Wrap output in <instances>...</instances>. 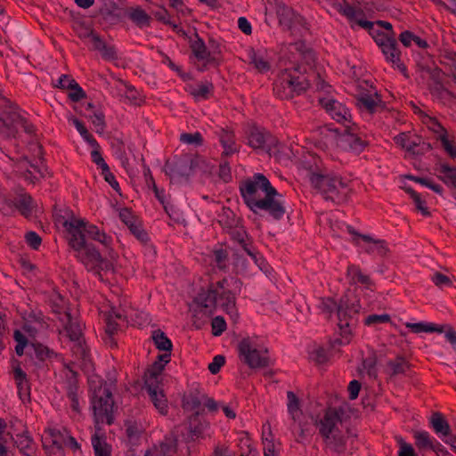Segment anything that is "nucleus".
<instances>
[{"label":"nucleus","mask_w":456,"mask_h":456,"mask_svg":"<svg viewBox=\"0 0 456 456\" xmlns=\"http://www.w3.org/2000/svg\"><path fill=\"white\" fill-rule=\"evenodd\" d=\"M430 92L433 95L444 101H450L454 98L453 94L444 87L443 82H437L430 86Z\"/></svg>","instance_id":"obj_45"},{"label":"nucleus","mask_w":456,"mask_h":456,"mask_svg":"<svg viewBox=\"0 0 456 456\" xmlns=\"http://www.w3.org/2000/svg\"><path fill=\"white\" fill-rule=\"evenodd\" d=\"M380 49L385 55L386 60L388 62H391L393 65H395L397 69L406 76L407 69L405 65L401 61V52L398 49V44L396 42L395 37L392 36L391 40L387 41V43Z\"/></svg>","instance_id":"obj_20"},{"label":"nucleus","mask_w":456,"mask_h":456,"mask_svg":"<svg viewBox=\"0 0 456 456\" xmlns=\"http://www.w3.org/2000/svg\"><path fill=\"white\" fill-rule=\"evenodd\" d=\"M191 50L196 58L199 60H206L209 55L205 43L200 38H198L191 44Z\"/></svg>","instance_id":"obj_48"},{"label":"nucleus","mask_w":456,"mask_h":456,"mask_svg":"<svg viewBox=\"0 0 456 456\" xmlns=\"http://www.w3.org/2000/svg\"><path fill=\"white\" fill-rule=\"evenodd\" d=\"M400 445L398 456H415L414 449L411 444H407L402 437L397 438Z\"/></svg>","instance_id":"obj_62"},{"label":"nucleus","mask_w":456,"mask_h":456,"mask_svg":"<svg viewBox=\"0 0 456 456\" xmlns=\"http://www.w3.org/2000/svg\"><path fill=\"white\" fill-rule=\"evenodd\" d=\"M178 435L175 431L168 433L155 448L156 456H174L177 452Z\"/></svg>","instance_id":"obj_26"},{"label":"nucleus","mask_w":456,"mask_h":456,"mask_svg":"<svg viewBox=\"0 0 456 456\" xmlns=\"http://www.w3.org/2000/svg\"><path fill=\"white\" fill-rule=\"evenodd\" d=\"M391 321V317L387 314H370L364 320V324L367 326L376 325L379 323H387Z\"/></svg>","instance_id":"obj_54"},{"label":"nucleus","mask_w":456,"mask_h":456,"mask_svg":"<svg viewBox=\"0 0 456 456\" xmlns=\"http://www.w3.org/2000/svg\"><path fill=\"white\" fill-rule=\"evenodd\" d=\"M437 177L447 186L456 188V167L447 163H440L435 167Z\"/></svg>","instance_id":"obj_29"},{"label":"nucleus","mask_w":456,"mask_h":456,"mask_svg":"<svg viewBox=\"0 0 456 456\" xmlns=\"http://www.w3.org/2000/svg\"><path fill=\"white\" fill-rule=\"evenodd\" d=\"M239 358L249 368H265L269 364L267 349L254 338H244L238 344Z\"/></svg>","instance_id":"obj_8"},{"label":"nucleus","mask_w":456,"mask_h":456,"mask_svg":"<svg viewBox=\"0 0 456 456\" xmlns=\"http://www.w3.org/2000/svg\"><path fill=\"white\" fill-rule=\"evenodd\" d=\"M86 234L87 236L96 241H99L105 247H110V245L112 242V239L110 236L107 235L103 231L100 230L96 225L94 224H87L86 222V229H85Z\"/></svg>","instance_id":"obj_36"},{"label":"nucleus","mask_w":456,"mask_h":456,"mask_svg":"<svg viewBox=\"0 0 456 456\" xmlns=\"http://www.w3.org/2000/svg\"><path fill=\"white\" fill-rule=\"evenodd\" d=\"M11 123L0 118V139H9L16 136L17 126L27 130V120L18 113H12L10 117Z\"/></svg>","instance_id":"obj_21"},{"label":"nucleus","mask_w":456,"mask_h":456,"mask_svg":"<svg viewBox=\"0 0 456 456\" xmlns=\"http://www.w3.org/2000/svg\"><path fill=\"white\" fill-rule=\"evenodd\" d=\"M185 90L197 101L206 100L213 92V85L211 83L200 84L197 86L189 85Z\"/></svg>","instance_id":"obj_37"},{"label":"nucleus","mask_w":456,"mask_h":456,"mask_svg":"<svg viewBox=\"0 0 456 456\" xmlns=\"http://www.w3.org/2000/svg\"><path fill=\"white\" fill-rule=\"evenodd\" d=\"M68 397L70 401V407L72 408V410L77 413L80 412L77 386L70 385L69 387Z\"/></svg>","instance_id":"obj_57"},{"label":"nucleus","mask_w":456,"mask_h":456,"mask_svg":"<svg viewBox=\"0 0 456 456\" xmlns=\"http://www.w3.org/2000/svg\"><path fill=\"white\" fill-rule=\"evenodd\" d=\"M35 356L40 361H44L46 358H49L52 352L45 346L37 344L33 345Z\"/></svg>","instance_id":"obj_63"},{"label":"nucleus","mask_w":456,"mask_h":456,"mask_svg":"<svg viewBox=\"0 0 456 456\" xmlns=\"http://www.w3.org/2000/svg\"><path fill=\"white\" fill-rule=\"evenodd\" d=\"M430 423L436 434H441L443 436L450 435L451 428L440 412H435L432 414Z\"/></svg>","instance_id":"obj_40"},{"label":"nucleus","mask_w":456,"mask_h":456,"mask_svg":"<svg viewBox=\"0 0 456 456\" xmlns=\"http://www.w3.org/2000/svg\"><path fill=\"white\" fill-rule=\"evenodd\" d=\"M415 444L419 449L435 450L437 445L431 439L429 434L426 431H416L414 433Z\"/></svg>","instance_id":"obj_42"},{"label":"nucleus","mask_w":456,"mask_h":456,"mask_svg":"<svg viewBox=\"0 0 456 456\" xmlns=\"http://www.w3.org/2000/svg\"><path fill=\"white\" fill-rule=\"evenodd\" d=\"M320 104L337 122L345 123L348 121L349 111L342 103L334 99L323 98L320 99Z\"/></svg>","instance_id":"obj_19"},{"label":"nucleus","mask_w":456,"mask_h":456,"mask_svg":"<svg viewBox=\"0 0 456 456\" xmlns=\"http://www.w3.org/2000/svg\"><path fill=\"white\" fill-rule=\"evenodd\" d=\"M347 230L353 235V243L355 246L363 248L367 254L377 253L381 256H386L388 254L389 248L386 240L374 239L368 234H361L351 226H348Z\"/></svg>","instance_id":"obj_12"},{"label":"nucleus","mask_w":456,"mask_h":456,"mask_svg":"<svg viewBox=\"0 0 456 456\" xmlns=\"http://www.w3.org/2000/svg\"><path fill=\"white\" fill-rule=\"evenodd\" d=\"M213 257L216 266L219 269H224L228 261V253L224 248L215 249L213 251Z\"/></svg>","instance_id":"obj_53"},{"label":"nucleus","mask_w":456,"mask_h":456,"mask_svg":"<svg viewBox=\"0 0 456 456\" xmlns=\"http://www.w3.org/2000/svg\"><path fill=\"white\" fill-rule=\"evenodd\" d=\"M314 426L322 439L324 449L337 456H350L355 451V436L344 425L341 415L330 408L315 419Z\"/></svg>","instance_id":"obj_2"},{"label":"nucleus","mask_w":456,"mask_h":456,"mask_svg":"<svg viewBox=\"0 0 456 456\" xmlns=\"http://www.w3.org/2000/svg\"><path fill=\"white\" fill-rule=\"evenodd\" d=\"M126 98L129 101L131 104L140 106L143 100L140 96L139 93L132 86H127L126 93H125Z\"/></svg>","instance_id":"obj_58"},{"label":"nucleus","mask_w":456,"mask_h":456,"mask_svg":"<svg viewBox=\"0 0 456 456\" xmlns=\"http://www.w3.org/2000/svg\"><path fill=\"white\" fill-rule=\"evenodd\" d=\"M151 338L154 342L155 346L159 351H164V354H171L173 347L172 342L161 330H154L152 332Z\"/></svg>","instance_id":"obj_38"},{"label":"nucleus","mask_w":456,"mask_h":456,"mask_svg":"<svg viewBox=\"0 0 456 456\" xmlns=\"http://www.w3.org/2000/svg\"><path fill=\"white\" fill-rule=\"evenodd\" d=\"M26 242L33 249H37L41 245L42 239L36 232H28L25 235Z\"/></svg>","instance_id":"obj_61"},{"label":"nucleus","mask_w":456,"mask_h":456,"mask_svg":"<svg viewBox=\"0 0 456 456\" xmlns=\"http://www.w3.org/2000/svg\"><path fill=\"white\" fill-rule=\"evenodd\" d=\"M411 368V363L403 356H396L387 362L386 372L390 376L405 374Z\"/></svg>","instance_id":"obj_31"},{"label":"nucleus","mask_w":456,"mask_h":456,"mask_svg":"<svg viewBox=\"0 0 456 456\" xmlns=\"http://www.w3.org/2000/svg\"><path fill=\"white\" fill-rule=\"evenodd\" d=\"M217 222L224 230L229 231L240 224V219L236 216L232 209L224 207L217 215Z\"/></svg>","instance_id":"obj_34"},{"label":"nucleus","mask_w":456,"mask_h":456,"mask_svg":"<svg viewBox=\"0 0 456 456\" xmlns=\"http://www.w3.org/2000/svg\"><path fill=\"white\" fill-rule=\"evenodd\" d=\"M394 141L411 155H421L430 149L429 144H426L420 137L411 133H401L395 136Z\"/></svg>","instance_id":"obj_15"},{"label":"nucleus","mask_w":456,"mask_h":456,"mask_svg":"<svg viewBox=\"0 0 456 456\" xmlns=\"http://www.w3.org/2000/svg\"><path fill=\"white\" fill-rule=\"evenodd\" d=\"M54 311L60 314L59 319L64 326V330L67 336L69 338L71 341L75 343V346L77 347L76 353L79 354L82 357H84L86 355V350L82 343V325L77 319H74L71 316L69 312H61V308L59 307Z\"/></svg>","instance_id":"obj_11"},{"label":"nucleus","mask_w":456,"mask_h":456,"mask_svg":"<svg viewBox=\"0 0 456 456\" xmlns=\"http://www.w3.org/2000/svg\"><path fill=\"white\" fill-rule=\"evenodd\" d=\"M347 276L350 277L354 282H359L367 287L372 284L370 276L364 274L360 267L355 265H351L347 267Z\"/></svg>","instance_id":"obj_41"},{"label":"nucleus","mask_w":456,"mask_h":456,"mask_svg":"<svg viewBox=\"0 0 456 456\" xmlns=\"http://www.w3.org/2000/svg\"><path fill=\"white\" fill-rule=\"evenodd\" d=\"M310 358L312 361L318 364L324 363L328 361V354L326 350L322 346H316L310 353Z\"/></svg>","instance_id":"obj_56"},{"label":"nucleus","mask_w":456,"mask_h":456,"mask_svg":"<svg viewBox=\"0 0 456 456\" xmlns=\"http://www.w3.org/2000/svg\"><path fill=\"white\" fill-rule=\"evenodd\" d=\"M169 362L170 354H159L157 358V361L153 362V364L148 369L144 375L145 386H149V382L159 385V379L160 374L164 370L165 365Z\"/></svg>","instance_id":"obj_24"},{"label":"nucleus","mask_w":456,"mask_h":456,"mask_svg":"<svg viewBox=\"0 0 456 456\" xmlns=\"http://www.w3.org/2000/svg\"><path fill=\"white\" fill-rule=\"evenodd\" d=\"M225 358L223 355H216L213 361L208 364V370L212 374H216L219 372L221 367L224 364Z\"/></svg>","instance_id":"obj_64"},{"label":"nucleus","mask_w":456,"mask_h":456,"mask_svg":"<svg viewBox=\"0 0 456 456\" xmlns=\"http://www.w3.org/2000/svg\"><path fill=\"white\" fill-rule=\"evenodd\" d=\"M205 394L198 390L191 391L189 394L183 395L182 400V406L184 411L199 412L203 414L205 410L202 407Z\"/></svg>","instance_id":"obj_27"},{"label":"nucleus","mask_w":456,"mask_h":456,"mask_svg":"<svg viewBox=\"0 0 456 456\" xmlns=\"http://www.w3.org/2000/svg\"><path fill=\"white\" fill-rule=\"evenodd\" d=\"M227 232L231 234L232 240H236L240 244H245V241L248 240V234L240 223V224H237L236 227L227 231Z\"/></svg>","instance_id":"obj_52"},{"label":"nucleus","mask_w":456,"mask_h":456,"mask_svg":"<svg viewBox=\"0 0 456 456\" xmlns=\"http://www.w3.org/2000/svg\"><path fill=\"white\" fill-rule=\"evenodd\" d=\"M305 69L302 66L282 70L273 84L274 94L281 100L292 99L305 92L310 86L309 77L303 75Z\"/></svg>","instance_id":"obj_5"},{"label":"nucleus","mask_w":456,"mask_h":456,"mask_svg":"<svg viewBox=\"0 0 456 456\" xmlns=\"http://www.w3.org/2000/svg\"><path fill=\"white\" fill-rule=\"evenodd\" d=\"M209 428V423L204 419L203 414L193 412L188 417L187 429L191 440L204 437L205 431Z\"/></svg>","instance_id":"obj_23"},{"label":"nucleus","mask_w":456,"mask_h":456,"mask_svg":"<svg viewBox=\"0 0 456 456\" xmlns=\"http://www.w3.org/2000/svg\"><path fill=\"white\" fill-rule=\"evenodd\" d=\"M180 141L186 144L201 145L203 142L200 133L194 134L184 133L180 135Z\"/></svg>","instance_id":"obj_55"},{"label":"nucleus","mask_w":456,"mask_h":456,"mask_svg":"<svg viewBox=\"0 0 456 456\" xmlns=\"http://www.w3.org/2000/svg\"><path fill=\"white\" fill-rule=\"evenodd\" d=\"M337 144L342 150L354 153L362 152L367 145L364 140L348 128H346L344 132L338 136Z\"/></svg>","instance_id":"obj_17"},{"label":"nucleus","mask_w":456,"mask_h":456,"mask_svg":"<svg viewBox=\"0 0 456 456\" xmlns=\"http://www.w3.org/2000/svg\"><path fill=\"white\" fill-rule=\"evenodd\" d=\"M194 168V159L191 155H182L176 158L174 161H167L165 164L164 169L171 180L179 177H188Z\"/></svg>","instance_id":"obj_13"},{"label":"nucleus","mask_w":456,"mask_h":456,"mask_svg":"<svg viewBox=\"0 0 456 456\" xmlns=\"http://www.w3.org/2000/svg\"><path fill=\"white\" fill-rule=\"evenodd\" d=\"M212 333L214 336H220L226 330V322L221 316H216L212 320Z\"/></svg>","instance_id":"obj_59"},{"label":"nucleus","mask_w":456,"mask_h":456,"mask_svg":"<svg viewBox=\"0 0 456 456\" xmlns=\"http://www.w3.org/2000/svg\"><path fill=\"white\" fill-rule=\"evenodd\" d=\"M251 63L259 72H265L269 70V62L262 56L253 52L250 55Z\"/></svg>","instance_id":"obj_51"},{"label":"nucleus","mask_w":456,"mask_h":456,"mask_svg":"<svg viewBox=\"0 0 456 456\" xmlns=\"http://www.w3.org/2000/svg\"><path fill=\"white\" fill-rule=\"evenodd\" d=\"M240 194L245 204L254 212L265 211L274 219H281L285 212L282 195L272 186L262 174H255L240 184Z\"/></svg>","instance_id":"obj_1"},{"label":"nucleus","mask_w":456,"mask_h":456,"mask_svg":"<svg viewBox=\"0 0 456 456\" xmlns=\"http://www.w3.org/2000/svg\"><path fill=\"white\" fill-rule=\"evenodd\" d=\"M248 144L254 150L268 151L273 141L272 135L264 128L250 126L246 131Z\"/></svg>","instance_id":"obj_16"},{"label":"nucleus","mask_w":456,"mask_h":456,"mask_svg":"<svg viewBox=\"0 0 456 456\" xmlns=\"http://www.w3.org/2000/svg\"><path fill=\"white\" fill-rule=\"evenodd\" d=\"M359 313V305H349L347 302L341 301L337 309L338 326L341 331V339H336L335 343L347 344L350 341L353 330L357 324V315Z\"/></svg>","instance_id":"obj_10"},{"label":"nucleus","mask_w":456,"mask_h":456,"mask_svg":"<svg viewBox=\"0 0 456 456\" xmlns=\"http://www.w3.org/2000/svg\"><path fill=\"white\" fill-rule=\"evenodd\" d=\"M356 105L362 111H366L369 114L384 109V102L377 92L360 94L356 98Z\"/></svg>","instance_id":"obj_18"},{"label":"nucleus","mask_w":456,"mask_h":456,"mask_svg":"<svg viewBox=\"0 0 456 456\" xmlns=\"http://www.w3.org/2000/svg\"><path fill=\"white\" fill-rule=\"evenodd\" d=\"M13 204L15 209L19 210V212L25 217H29L35 208L32 197L27 193H21L15 197Z\"/></svg>","instance_id":"obj_32"},{"label":"nucleus","mask_w":456,"mask_h":456,"mask_svg":"<svg viewBox=\"0 0 456 456\" xmlns=\"http://www.w3.org/2000/svg\"><path fill=\"white\" fill-rule=\"evenodd\" d=\"M439 140L445 152L452 159H456V143L450 140L448 134H441Z\"/></svg>","instance_id":"obj_50"},{"label":"nucleus","mask_w":456,"mask_h":456,"mask_svg":"<svg viewBox=\"0 0 456 456\" xmlns=\"http://www.w3.org/2000/svg\"><path fill=\"white\" fill-rule=\"evenodd\" d=\"M220 142L224 148L223 154L229 156L237 151L235 136L232 131L221 128L218 132Z\"/></svg>","instance_id":"obj_33"},{"label":"nucleus","mask_w":456,"mask_h":456,"mask_svg":"<svg viewBox=\"0 0 456 456\" xmlns=\"http://www.w3.org/2000/svg\"><path fill=\"white\" fill-rule=\"evenodd\" d=\"M268 4L274 10L280 25L290 31L292 36H301L302 32L307 29L304 18L282 1L269 0Z\"/></svg>","instance_id":"obj_9"},{"label":"nucleus","mask_w":456,"mask_h":456,"mask_svg":"<svg viewBox=\"0 0 456 456\" xmlns=\"http://www.w3.org/2000/svg\"><path fill=\"white\" fill-rule=\"evenodd\" d=\"M91 408L95 427L101 429V424L110 425L113 422L114 401L106 383L99 382L94 387L91 386Z\"/></svg>","instance_id":"obj_6"},{"label":"nucleus","mask_w":456,"mask_h":456,"mask_svg":"<svg viewBox=\"0 0 456 456\" xmlns=\"http://www.w3.org/2000/svg\"><path fill=\"white\" fill-rule=\"evenodd\" d=\"M14 443L23 456H36L37 446L27 432L16 435Z\"/></svg>","instance_id":"obj_30"},{"label":"nucleus","mask_w":456,"mask_h":456,"mask_svg":"<svg viewBox=\"0 0 456 456\" xmlns=\"http://www.w3.org/2000/svg\"><path fill=\"white\" fill-rule=\"evenodd\" d=\"M64 227L68 232L69 245L76 252L88 245L85 238L86 221L83 219H72L64 222Z\"/></svg>","instance_id":"obj_14"},{"label":"nucleus","mask_w":456,"mask_h":456,"mask_svg":"<svg viewBox=\"0 0 456 456\" xmlns=\"http://www.w3.org/2000/svg\"><path fill=\"white\" fill-rule=\"evenodd\" d=\"M422 122L428 126V127L439 136L444 134H447L446 129L435 118L424 115Z\"/></svg>","instance_id":"obj_49"},{"label":"nucleus","mask_w":456,"mask_h":456,"mask_svg":"<svg viewBox=\"0 0 456 456\" xmlns=\"http://www.w3.org/2000/svg\"><path fill=\"white\" fill-rule=\"evenodd\" d=\"M338 11L347 19L355 21L360 27L363 28L371 29L373 27V22L358 19V17L362 15V12L361 10H356L354 6L346 2H344L343 4L339 5Z\"/></svg>","instance_id":"obj_28"},{"label":"nucleus","mask_w":456,"mask_h":456,"mask_svg":"<svg viewBox=\"0 0 456 456\" xmlns=\"http://www.w3.org/2000/svg\"><path fill=\"white\" fill-rule=\"evenodd\" d=\"M145 387L155 408L160 414L167 415L168 412L167 400L159 385L149 382V386H145Z\"/></svg>","instance_id":"obj_25"},{"label":"nucleus","mask_w":456,"mask_h":456,"mask_svg":"<svg viewBox=\"0 0 456 456\" xmlns=\"http://www.w3.org/2000/svg\"><path fill=\"white\" fill-rule=\"evenodd\" d=\"M439 58L440 63L448 69L450 74L456 73V52L444 50Z\"/></svg>","instance_id":"obj_44"},{"label":"nucleus","mask_w":456,"mask_h":456,"mask_svg":"<svg viewBox=\"0 0 456 456\" xmlns=\"http://www.w3.org/2000/svg\"><path fill=\"white\" fill-rule=\"evenodd\" d=\"M312 186L316 189L326 200L336 204H343L349 199L351 188L348 181L338 175H324L314 171L307 173Z\"/></svg>","instance_id":"obj_3"},{"label":"nucleus","mask_w":456,"mask_h":456,"mask_svg":"<svg viewBox=\"0 0 456 456\" xmlns=\"http://www.w3.org/2000/svg\"><path fill=\"white\" fill-rule=\"evenodd\" d=\"M225 282L226 279H224L200 290L194 299L200 312L210 315L219 302L224 312L229 314L235 313V297L230 290H224Z\"/></svg>","instance_id":"obj_4"},{"label":"nucleus","mask_w":456,"mask_h":456,"mask_svg":"<svg viewBox=\"0 0 456 456\" xmlns=\"http://www.w3.org/2000/svg\"><path fill=\"white\" fill-rule=\"evenodd\" d=\"M85 116L92 121L96 133L102 134L104 132L105 121L102 112H93V114H85Z\"/></svg>","instance_id":"obj_47"},{"label":"nucleus","mask_w":456,"mask_h":456,"mask_svg":"<svg viewBox=\"0 0 456 456\" xmlns=\"http://www.w3.org/2000/svg\"><path fill=\"white\" fill-rule=\"evenodd\" d=\"M92 444L95 456H110V447L97 436L92 437Z\"/></svg>","instance_id":"obj_46"},{"label":"nucleus","mask_w":456,"mask_h":456,"mask_svg":"<svg viewBox=\"0 0 456 456\" xmlns=\"http://www.w3.org/2000/svg\"><path fill=\"white\" fill-rule=\"evenodd\" d=\"M65 433L67 432L65 431ZM47 434L49 438L45 437V442L44 444L47 442L49 445H53V449H56L58 451V456H64L62 447L66 434L55 428H50L47 431Z\"/></svg>","instance_id":"obj_35"},{"label":"nucleus","mask_w":456,"mask_h":456,"mask_svg":"<svg viewBox=\"0 0 456 456\" xmlns=\"http://www.w3.org/2000/svg\"><path fill=\"white\" fill-rule=\"evenodd\" d=\"M287 409L288 412L291 417V419L296 423L297 422L300 427L299 438L303 439L305 437L308 429L301 425L300 419L303 415L302 410L300 408V401L299 398L295 395L292 391L287 392Z\"/></svg>","instance_id":"obj_22"},{"label":"nucleus","mask_w":456,"mask_h":456,"mask_svg":"<svg viewBox=\"0 0 456 456\" xmlns=\"http://www.w3.org/2000/svg\"><path fill=\"white\" fill-rule=\"evenodd\" d=\"M404 190L412 199L417 210H419L424 216H429L430 212L427 207L425 200H423L421 196L411 187H405Z\"/></svg>","instance_id":"obj_43"},{"label":"nucleus","mask_w":456,"mask_h":456,"mask_svg":"<svg viewBox=\"0 0 456 456\" xmlns=\"http://www.w3.org/2000/svg\"><path fill=\"white\" fill-rule=\"evenodd\" d=\"M127 16L139 28L150 26L151 16L141 7L131 8Z\"/></svg>","instance_id":"obj_39"},{"label":"nucleus","mask_w":456,"mask_h":456,"mask_svg":"<svg viewBox=\"0 0 456 456\" xmlns=\"http://www.w3.org/2000/svg\"><path fill=\"white\" fill-rule=\"evenodd\" d=\"M130 232L135 236V238L141 242H146L148 240V235L142 228V225L136 221L133 224V226H128Z\"/></svg>","instance_id":"obj_60"},{"label":"nucleus","mask_w":456,"mask_h":456,"mask_svg":"<svg viewBox=\"0 0 456 456\" xmlns=\"http://www.w3.org/2000/svg\"><path fill=\"white\" fill-rule=\"evenodd\" d=\"M75 256L88 271L97 274L101 280H102L101 272H112L114 269V263L118 257L117 253L110 251L109 258H103L100 252L92 244H88L77 250Z\"/></svg>","instance_id":"obj_7"}]
</instances>
